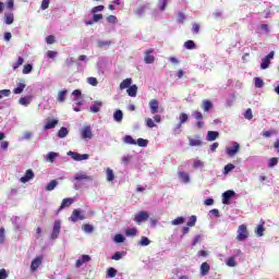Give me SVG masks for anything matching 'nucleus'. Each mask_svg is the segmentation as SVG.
I'll use <instances>...</instances> for the list:
<instances>
[{"mask_svg":"<svg viewBox=\"0 0 279 279\" xmlns=\"http://www.w3.org/2000/svg\"><path fill=\"white\" fill-rule=\"evenodd\" d=\"M56 186H58V181L52 180L47 184L46 191H53L56 189Z\"/></svg>","mask_w":279,"mask_h":279,"instance_id":"37998d69","label":"nucleus"},{"mask_svg":"<svg viewBox=\"0 0 279 279\" xmlns=\"http://www.w3.org/2000/svg\"><path fill=\"white\" fill-rule=\"evenodd\" d=\"M29 180H34V171L27 170L25 175L20 179V181L25 184L26 182H29Z\"/></svg>","mask_w":279,"mask_h":279,"instance_id":"6ab92c4d","label":"nucleus"},{"mask_svg":"<svg viewBox=\"0 0 279 279\" xmlns=\"http://www.w3.org/2000/svg\"><path fill=\"white\" fill-rule=\"evenodd\" d=\"M146 125L148 126V128H156V123L154 122V120L151 119V118H146Z\"/></svg>","mask_w":279,"mask_h":279,"instance_id":"774afa93","label":"nucleus"},{"mask_svg":"<svg viewBox=\"0 0 279 279\" xmlns=\"http://www.w3.org/2000/svg\"><path fill=\"white\" fill-rule=\"evenodd\" d=\"M130 160H132V156L126 155L122 157L121 162L122 165H130Z\"/></svg>","mask_w":279,"mask_h":279,"instance_id":"338daca9","label":"nucleus"},{"mask_svg":"<svg viewBox=\"0 0 279 279\" xmlns=\"http://www.w3.org/2000/svg\"><path fill=\"white\" fill-rule=\"evenodd\" d=\"M138 230L136 228H129L125 230V236H136Z\"/></svg>","mask_w":279,"mask_h":279,"instance_id":"e433bc0d","label":"nucleus"},{"mask_svg":"<svg viewBox=\"0 0 279 279\" xmlns=\"http://www.w3.org/2000/svg\"><path fill=\"white\" fill-rule=\"evenodd\" d=\"M184 47H185V49H195V41H193V40H187V41H185L184 43Z\"/></svg>","mask_w":279,"mask_h":279,"instance_id":"680f3d73","label":"nucleus"},{"mask_svg":"<svg viewBox=\"0 0 279 279\" xmlns=\"http://www.w3.org/2000/svg\"><path fill=\"white\" fill-rule=\"evenodd\" d=\"M126 93L129 95V97H136L137 93H138V86L136 85H131L128 89Z\"/></svg>","mask_w":279,"mask_h":279,"instance_id":"b1692460","label":"nucleus"},{"mask_svg":"<svg viewBox=\"0 0 279 279\" xmlns=\"http://www.w3.org/2000/svg\"><path fill=\"white\" fill-rule=\"evenodd\" d=\"M26 86L25 82L17 83V87L13 89L14 95H21V93L25 90Z\"/></svg>","mask_w":279,"mask_h":279,"instance_id":"a878e982","label":"nucleus"},{"mask_svg":"<svg viewBox=\"0 0 279 279\" xmlns=\"http://www.w3.org/2000/svg\"><path fill=\"white\" fill-rule=\"evenodd\" d=\"M87 83H88L90 86H97V84H99V81H97L96 77L90 76V77L87 78Z\"/></svg>","mask_w":279,"mask_h":279,"instance_id":"0e129e2a","label":"nucleus"},{"mask_svg":"<svg viewBox=\"0 0 279 279\" xmlns=\"http://www.w3.org/2000/svg\"><path fill=\"white\" fill-rule=\"evenodd\" d=\"M192 117L196 119V121H204V114L201 111H193Z\"/></svg>","mask_w":279,"mask_h":279,"instance_id":"de8ad7c7","label":"nucleus"},{"mask_svg":"<svg viewBox=\"0 0 279 279\" xmlns=\"http://www.w3.org/2000/svg\"><path fill=\"white\" fill-rule=\"evenodd\" d=\"M86 217L84 216V213L80 209H74L71 217L69 218V221H72L73 223H77V221H84Z\"/></svg>","mask_w":279,"mask_h":279,"instance_id":"7ed1b4c3","label":"nucleus"},{"mask_svg":"<svg viewBox=\"0 0 279 279\" xmlns=\"http://www.w3.org/2000/svg\"><path fill=\"white\" fill-rule=\"evenodd\" d=\"M104 106V102L101 100H96L94 104L89 107V111L93 113L99 112L101 110V107Z\"/></svg>","mask_w":279,"mask_h":279,"instance_id":"4468645a","label":"nucleus"},{"mask_svg":"<svg viewBox=\"0 0 279 279\" xmlns=\"http://www.w3.org/2000/svg\"><path fill=\"white\" fill-rule=\"evenodd\" d=\"M210 271V265L208 263H203L201 265V276H208V272Z\"/></svg>","mask_w":279,"mask_h":279,"instance_id":"393cba45","label":"nucleus"},{"mask_svg":"<svg viewBox=\"0 0 279 279\" xmlns=\"http://www.w3.org/2000/svg\"><path fill=\"white\" fill-rule=\"evenodd\" d=\"M178 178H179L180 182H183V184H189V182H191V175L189 174V172L179 171Z\"/></svg>","mask_w":279,"mask_h":279,"instance_id":"f8f14e48","label":"nucleus"},{"mask_svg":"<svg viewBox=\"0 0 279 279\" xmlns=\"http://www.w3.org/2000/svg\"><path fill=\"white\" fill-rule=\"evenodd\" d=\"M236 256H231L226 260V265L228 267H236V260H235Z\"/></svg>","mask_w":279,"mask_h":279,"instance_id":"4c0bfd02","label":"nucleus"},{"mask_svg":"<svg viewBox=\"0 0 279 279\" xmlns=\"http://www.w3.org/2000/svg\"><path fill=\"white\" fill-rule=\"evenodd\" d=\"M61 228H62V222L60 220H56L53 223L52 233L50 235V239L52 241H56V239H58V236H60Z\"/></svg>","mask_w":279,"mask_h":279,"instance_id":"39448f33","label":"nucleus"},{"mask_svg":"<svg viewBox=\"0 0 279 279\" xmlns=\"http://www.w3.org/2000/svg\"><path fill=\"white\" fill-rule=\"evenodd\" d=\"M256 236H264L265 235V226L258 225L255 230Z\"/></svg>","mask_w":279,"mask_h":279,"instance_id":"c9c22d12","label":"nucleus"},{"mask_svg":"<svg viewBox=\"0 0 279 279\" xmlns=\"http://www.w3.org/2000/svg\"><path fill=\"white\" fill-rule=\"evenodd\" d=\"M136 145H138V147H147V145H149V141L140 137L136 141Z\"/></svg>","mask_w":279,"mask_h":279,"instance_id":"a18cd8bd","label":"nucleus"},{"mask_svg":"<svg viewBox=\"0 0 279 279\" xmlns=\"http://www.w3.org/2000/svg\"><path fill=\"white\" fill-rule=\"evenodd\" d=\"M58 158V153L56 151H50L46 156L47 162H54V160Z\"/></svg>","mask_w":279,"mask_h":279,"instance_id":"7c9ffc66","label":"nucleus"},{"mask_svg":"<svg viewBox=\"0 0 279 279\" xmlns=\"http://www.w3.org/2000/svg\"><path fill=\"white\" fill-rule=\"evenodd\" d=\"M113 120L116 123H121L123 121V111L121 109L114 111Z\"/></svg>","mask_w":279,"mask_h":279,"instance_id":"4be33fe9","label":"nucleus"},{"mask_svg":"<svg viewBox=\"0 0 279 279\" xmlns=\"http://www.w3.org/2000/svg\"><path fill=\"white\" fill-rule=\"evenodd\" d=\"M218 137H219V132L208 131L207 136H206V141H208L209 143H213V141H217Z\"/></svg>","mask_w":279,"mask_h":279,"instance_id":"f3484780","label":"nucleus"},{"mask_svg":"<svg viewBox=\"0 0 279 279\" xmlns=\"http://www.w3.org/2000/svg\"><path fill=\"white\" fill-rule=\"evenodd\" d=\"M150 244H151V240H149V238H147V236H142L138 242V245L141 247H147V245H150Z\"/></svg>","mask_w":279,"mask_h":279,"instance_id":"c756f323","label":"nucleus"},{"mask_svg":"<svg viewBox=\"0 0 279 279\" xmlns=\"http://www.w3.org/2000/svg\"><path fill=\"white\" fill-rule=\"evenodd\" d=\"M125 241V236H123V234L118 233L114 235V242L116 243H123Z\"/></svg>","mask_w":279,"mask_h":279,"instance_id":"bf43d9fd","label":"nucleus"},{"mask_svg":"<svg viewBox=\"0 0 279 279\" xmlns=\"http://www.w3.org/2000/svg\"><path fill=\"white\" fill-rule=\"evenodd\" d=\"M81 136L84 141H86V138H93V129L90 125H86L81 129Z\"/></svg>","mask_w":279,"mask_h":279,"instance_id":"1a4fd4ad","label":"nucleus"},{"mask_svg":"<svg viewBox=\"0 0 279 279\" xmlns=\"http://www.w3.org/2000/svg\"><path fill=\"white\" fill-rule=\"evenodd\" d=\"M4 23L5 25H12L14 23V14H7Z\"/></svg>","mask_w":279,"mask_h":279,"instance_id":"8fccbe9b","label":"nucleus"},{"mask_svg":"<svg viewBox=\"0 0 279 279\" xmlns=\"http://www.w3.org/2000/svg\"><path fill=\"white\" fill-rule=\"evenodd\" d=\"M250 234L247 233V226L241 225L238 229V241H245Z\"/></svg>","mask_w":279,"mask_h":279,"instance_id":"6e6552de","label":"nucleus"},{"mask_svg":"<svg viewBox=\"0 0 279 279\" xmlns=\"http://www.w3.org/2000/svg\"><path fill=\"white\" fill-rule=\"evenodd\" d=\"M43 265V257H36L31 264V270L36 271Z\"/></svg>","mask_w":279,"mask_h":279,"instance_id":"a211bd4d","label":"nucleus"},{"mask_svg":"<svg viewBox=\"0 0 279 279\" xmlns=\"http://www.w3.org/2000/svg\"><path fill=\"white\" fill-rule=\"evenodd\" d=\"M82 230H83L86 234H93V232H95V227H93V225H83V226H82Z\"/></svg>","mask_w":279,"mask_h":279,"instance_id":"473e14b6","label":"nucleus"},{"mask_svg":"<svg viewBox=\"0 0 279 279\" xmlns=\"http://www.w3.org/2000/svg\"><path fill=\"white\" fill-rule=\"evenodd\" d=\"M168 3H169V0H158L159 10L161 12H165L167 10Z\"/></svg>","mask_w":279,"mask_h":279,"instance_id":"58836bf2","label":"nucleus"},{"mask_svg":"<svg viewBox=\"0 0 279 279\" xmlns=\"http://www.w3.org/2000/svg\"><path fill=\"white\" fill-rule=\"evenodd\" d=\"M263 86H265V82L262 81L260 77H255V87L256 88H263Z\"/></svg>","mask_w":279,"mask_h":279,"instance_id":"052dcab7","label":"nucleus"},{"mask_svg":"<svg viewBox=\"0 0 279 279\" xmlns=\"http://www.w3.org/2000/svg\"><path fill=\"white\" fill-rule=\"evenodd\" d=\"M274 134H278V131L276 130H269V131H264L263 132V136H265V138H269V136L274 135Z\"/></svg>","mask_w":279,"mask_h":279,"instance_id":"e2e57ef3","label":"nucleus"},{"mask_svg":"<svg viewBox=\"0 0 279 279\" xmlns=\"http://www.w3.org/2000/svg\"><path fill=\"white\" fill-rule=\"evenodd\" d=\"M193 167L194 169H204V161L199 159H194Z\"/></svg>","mask_w":279,"mask_h":279,"instance_id":"09e8293b","label":"nucleus"},{"mask_svg":"<svg viewBox=\"0 0 279 279\" xmlns=\"http://www.w3.org/2000/svg\"><path fill=\"white\" fill-rule=\"evenodd\" d=\"M184 221H186V218L178 217L177 219L171 221V225L172 226H182V223H184Z\"/></svg>","mask_w":279,"mask_h":279,"instance_id":"a19ab883","label":"nucleus"},{"mask_svg":"<svg viewBox=\"0 0 279 279\" xmlns=\"http://www.w3.org/2000/svg\"><path fill=\"white\" fill-rule=\"evenodd\" d=\"M123 143H125V145H136V141H134V137H132V135H125L123 137Z\"/></svg>","mask_w":279,"mask_h":279,"instance_id":"f704fd0d","label":"nucleus"},{"mask_svg":"<svg viewBox=\"0 0 279 279\" xmlns=\"http://www.w3.org/2000/svg\"><path fill=\"white\" fill-rule=\"evenodd\" d=\"M234 195H236V193H234V191L232 190H228L222 193V204H230V199H232Z\"/></svg>","mask_w":279,"mask_h":279,"instance_id":"9d476101","label":"nucleus"},{"mask_svg":"<svg viewBox=\"0 0 279 279\" xmlns=\"http://www.w3.org/2000/svg\"><path fill=\"white\" fill-rule=\"evenodd\" d=\"M151 53H154V49H148L145 51L144 62L146 64H154V60H156V59H155L154 54H151Z\"/></svg>","mask_w":279,"mask_h":279,"instance_id":"9b49d317","label":"nucleus"},{"mask_svg":"<svg viewBox=\"0 0 279 279\" xmlns=\"http://www.w3.org/2000/svg\"><path fill=\"white\" fill-rule=\"evenodd\" d=\"M107 22L111 23V25H117V23L119 22V20L117 19L116 15H109L107 16Z\"/></svg>","mask_w":279,"mask_h":279,"instance_id":"4d7b16f0","label":"nucleus"},{"mask_svg":"<svg viewBox=\"0 0 279 279\" xmlns=\"http://www.w3.org/2000/svg\"><path fill=\"white\" fill-rule=\"evenodd\" d=\"M195 223H197V216H191L190 220L186 223L187 227L193 228L195 226Z\"/></svg>","mask_w":279,"mask_h":279,"instance_id":"3c124183","label":"nucleus"},{"mask_svg":"<svg viewBox=\"0 0 279 279\" xmlns=\"http://www.w3.org/2000/svg\"><path fill=\"white\" fill-rule=\"evenodd\" d=\"M233 169H234L233 163H228L227 166H225V170H223L225 175H228V173H230V171H233Z\"/></svg>","mask_w":279,"mask_h":279,"instance_id":"13d9d810","label":"nucleus"},{"mask_svg":"<svg viewBox=\"0 0 279 279\" xmlns=\"http://www.w3.org/2000/svg\"><path fill=\"white\" fill-rule=\"evenodd\" d=\"M106 173H107V182H112V180H114V171L108 168Z\"/></svg>","mask_w":279,"mask_h":279,"instance_id":"c03bdc74","label":"nucleus"},{"mask_svg":"<svg viewBox=\"0 0 279 279\" xmlns=\"http://www.w3.org/2000/svg\"><path fill=\"white\" fill-rule=\"evenodd\" d=\"M276 56L275 51H270L264 59H262L260 69L265 71V69H269V65L271 64V60H274V57Z\"/></svg>","mask_w":279,"mask_h":279,"instance_id":"f03ea898","label":"nucleus"},{"mask_svg":"<svg viewBox=\"0 0 279 279\" xmlns=\"http://www.w3.org/2000/svg\"><path fill=\"white\" fill-rule=\"evenodd\" d=\"M23 62H25V60L22 57H19L17 61L13 64V69H19V66L23 65Z\"/></svg>","mask_w":279,"mask_h":279,"instance_id":"69168bd1","label":"nucleus"},{"mask_svg":"<svg viewBox=\"0 0 279 279\" xmlns=\"http://www.w3.org/2000/svg\"><path fill=\"white\" fill-rule=\"evenodd\" d=\"M66 95H69V90H60L57 96V101H59V104H64V101H66Z\"/></svg>","mask_w":279,"mask_h":279,"instance_id":"dca6fc26","label":"nucleus"},{"mask_svg":"<svg viewBox=\"0 0 279 279\" xmlns=\"http://www.w3.org/2000/svg\"><path fill=\"white\" fill-rule=\"evenodd\" d=\"M58 125V120H48L44 126V130H53Z\"/></svg>","mask_w":279,"mask_h":279,"instance_id":"cd10ccee","label":"nucleus"},{"mask_svg":"<svg viewBox=\"0 0 279 279\" xmlns=\"http://www.w3.org/2000/svg\"><path fill=\"white\" fill-rule=\"evenodd\" d=\"M244 118L247 119V121H252V119H254V113H252V109H246V111L244 112Z\"/></svg>","mask_w":279,"mask_h":279,"instance_id":"6e6d98bb","label":"nucleus"},{"mask_svg":"<svg viewBox=\"0 0 279 279\" xmlns=\"http://www.w3.org/2000/svg\"><path fill=\"white\" fill-rule=\"evenodd\" d=\"M90 257L89 255H82L75 263V267L80 268L82 265L89 263Z\"/></svg>","mask_w":279,"mask_h":279,"instance_id":"2eb2a0df","label":"nucleus"},{"mask_svg":"<svg viewBox=\"0 0 279 279\" xmlns=\"http://www.w3.org/2000/svg\"><path fill=\"white\" fill-rule=\"evenodd\" d=\"M189 121V114L186 113H181L179 116V124L180 125H184V123H186Z\"/></svg>","mask_w":279,"mask_h":279,"instance_id":"79ce46f5","label":"nucleus"},{"mask_svg":"<svg viewBox=\"0 0 279 279\" xmlns=\"http://www.w3.org/2000/svg\"><path fill=\"white\" fill-rule=\"evenodd\" d=\"M71 204H73V198H64L58 209V213H60V210H64V208H69Z\"/></svg>","mask_w":279,"mask_h":279,"instance_id":"5701e85b","label":"nucleus"},{"mask_svg":"<svg viewBox=\"0 0 279 279\" xmlns=\"http://www.w3.org/2000/svg\"><path fill=\"white\" fill-rule=\"evenodd\" d=\"M123 256H125V252H116L112 256L111 259L112 260H121V258H123Z\"/></svg>","mask_w":279,"mask_h":279,"instance_id":"ea45409f","label":"nucleus"},{"mask_svg":"<svg viewBox=\"0 0 279 279\" xmlns=\"http://www.w3.org/2000/svg\"><path fill=\"white\" fill-rule=\"evenodd\" d=\"M117 276V268L110 267L107 270V277L108 278H114Z\"/></svg>","mask_w":279,"mask_h":279,"instance_id":"603ef678","label":"nucleus"},{"mask_svg":"<svg viewBox=\"0 0 279 279\" xmlns=\"http://www.w3.org/2000/svg\"><path fill=\"white\" fill-rule=\"evenodd\" d=\"M276 165H278V158L277 157H272L268 160V167L269 169H274V167H276Z\"/></svg>","mask_w":279,"mask_h":279,"instance_id":"864d4df0","label":"nucleus"},{"mask_svg":"<svg viewBox=\"0 0 279 279\" xmlns=\"http://www.w3.org/2000/svg\"><path fill=\"white\" fill-rule=\"evenodd\" d=\"M33 69H34V66L29 63L24 65L23 74L24 75H29V73H32Z\"/></svg>","mask_w":279,"mask_h":279,"instance_id":"5fc2aeb1","label":"nucleus"},{"mask_svg":"<svg viewBox=\"0 0 279 279\" xmlns=\"http://www.w3.org/2000/svg\"><path fill=\"white\" fill-rule=\"evenodd\" d=\"M31 101H32V97H22L20 98L19 104L21 106H27L28 104H31Z\"/></svg>","mask_w":279,"mask_h":279,"instance_id":"49530a36","label":"nucleus"},{"mask_svg":"<svg viewBox=\"0 0 279 279\" xmlns=\"http://www.w3.org/2000/svg\"><path fill=\"white\" fill-rule=\"evenodd\" d=\"M147 8H149V4H143L141 7H138L137 9H135L133 12L136 16H143L145 14V11L147 10Z\"/></svg>","mask_w":279,"mask_h":279,"instance_id":"412c9836","label":"nucleus"},{"mask_svg":"<svg viewBox=\"0 0 279 279\" xmlns=\"http://www.w3.org/2000/svg\"><path fill=\"white\" fill-rule=\"evenodd\" d=\"M201 108L204 110V112H210V110H213V101L203 100Z\"/></svg>","mask_w":279,"mask_h":279,"instance_id":"aec40b11","label":"nucleus"},{"mask_svg":"<svg viewBox=\"0 0 279 279\" xmlns=\"http://www.w3.org/2000/svg\"><path fill=\"white\" fill-rule=\"evenodd\" d=\"M189 145L190 147H202L203 142L202 140H194L193 137H189Z\"/></svg>","mask_w":279,"mask_h":279,"instance_id":"bb28decb","label":"nucleus"},{"mask_svg":"<svg viewBox=\"0 0 279 279\" xmlns=\"http://www.w3.org/2000/svg\"><path fill=\"white\" fill-rule=\"evenodd\" d=\"M147 219H149V213L147 211H138L135 216L133 221H135V223H143L145 221H147Z\"/></svg>","mask_w":279,"mask_h":279,"instance_id":"0eeeda50","label":"nucleus"},{"mask_svg":"<svg viewBox=\"0 0 279 279\" xmlns=\"http://www.w3.org/2000/svg\"><path fill=\"white\" fill-rule=\"evenodd\" d=\"M110 45H112V41H110V40H98L97 41L98 49H104V47H110Z\"/></svg>","mask_w":279,"mask_h":279,"instance_id":"72a5a7b5","label":"nucleus"},{"mask_svg":"<svg viewBox=\"0 0 279 279\" xmlns=\"http://www.w3.org/2000/svg\"><path fill=\"white\" fill-rule=\"evenodd\" d=\"M160 104L158 102V100L156 99H151L149 102H148V107L150 109V113L151 114H158V108H159Z\"/></svg>","mask_w":279,"mask_h":279,"instance_id":"ddd939ff","label":"nucleus"},{"mask_svg":"<svg viewBox=\"0 0 279 279\" xmlns=\"http://www.w3.org/2000/svg\"><path fill=\"white\" fill-rule=\"evenodd\" d=\"M66 136H69V129L62 126V128L58 131V137H59V138H66Z\"/></svg>","mask_w":279,"mask_h":279,"instance_id":"2f4dec72","label":"nucleus"},{"mask_svg":"<svg viewBox=\"0 0 279 279\" xmlns=\"http://www.w3.org/2000/svg\"><path fill=\"white\" fill-rule=\"evenodd\" d=\"M74 180L76 182H93V180H95V177L88 175L86 172L81 171L74 175Z\"/></svg>","mask_w":279,"mask_h":279,"instance_id":"f257e3e1","label":"nucleus"},{"mask_svg":"<svg viewBox=\"0 0 279 279\" xmlns=\"http://www.w3.org/2000/svg\"><path fill=\"white\" fill-rule=\"evenodd\" d=\"M68 156H71L76 162H81V160H88L90 156L88 154H80L73 150L68 151Z\"/></svg>","mask_w":279,"mask_h":279,"instance_id":"423d86ee","label":"nucleus"},{"mask_svg":"<svg viewBox=\"0 0 279 279\" xmlns=\"http://www.w3.org/2000/svg\"><path fill=\"white\" fill-rule=\"evenodd\" d=\"M132 86V78H126L121 82L120 84V90H125V88H129Z\"/></svg>","mask_w":279,"mask_h":279,"instance_id":"c85d7f7f","label":"nucleus"},{"mask_svg":"<svg viewBox=\"0 0 279 279\" xmlns=\"http://www.w3.org/2000/svg\"><path fill=\"white\" fill-rule=\"evenodd\" d=\"M240 149H241V145L238 142H233V146L226 148V154L230 158H234V156L239 154Z\"/></svg>","mask_w":279,"mask_h":279,"instance_id":"20e7f679","label":"nucleus"}]
</instances>
